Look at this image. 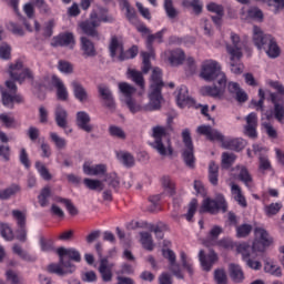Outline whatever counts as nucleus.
I'll return each mask as SVG.
<instances>
[{"mask_svg":"<svg viewBox=\"0 0 284 284\" xmlns=\"http://www.w3.org/2000/svg\"><path fill=\"white\" fill-rule=\"evenodd\" d=\"M176 103L179 108H192L194 100L190 97L187 87L181 85L176 94Z\"/></svg>","mask_w":284,"mask_h":284,"instance_id":"obj_23","label":"nucleus"},{"mask_svg":"<svg viewBox=\"0 0 284 284\" xmlns=\"http://www.w3.org/2000/svg\"><path fill=\"white\" fill-rule=\"evenodd\" d=\"M162 185L166 190V192L170 194V196H174V194H176L174 183H173L172 179H170V176L162 178Z\"/></svg>","mask_w":284,"mask_h":284,"instance_id":"obj_58","label":"nucleus"},{"mask_svg":"<svg viewBox=\"0 0 284 284\" xmlns=\"http://www.w3.org/2000/svg\"><path fill=\"white\" fill-rule=\"evenodd\" d=\"M71 88L73 90V97L79 101L80 103H85L88 99H90L88 94V90H85V87L81 84V82L73 80L71 82Z\"/></svg>","mask_w":284,"mask_h":284,"instance_id":"obj_25","label":"nucleus"},{"mask_svg":"<svg viewBox=\"0 0 284 284\" xmlns=\"http://www.w3.org/2000/svg\"><path fill=\"white\" fill-rule=\"evenodd\" d=\"M283 207V204L276 202V203H271L266 206H264V212L266 216H276L278 212H281V209Z\"/></svg>","mask_w":284,"mask_h":284,"instance_id":"obj_56","label":"nucleus"},{"mask_svg":"<svg viewBox=\"0 0 284 284\" xmlns=\"http://www.w3.org/2000/svg\"><path fill=\"white\" fill-rule=\"evenodd\" d=\"M163 8H164L168 19H170L171 21L176 19V17H179V10H176V8H174L173 0H164Z\"/></svg>","mask_w":284,"mask_h":284,"instance_id":"obj_41","label":"nucleus"},{"mask_svg":"<svg viewBox=\"0 0 284 284\" xmlns=\"http://www.w3.org/2000/svg\"><path fill=\"white\" fill-rule=\"evenodd\" d=\"M52 191L50 190V186H44L40 194L38 195V201L40 203L41 207H47L48 205V199L51 196Z\"/></svg>","mask_w":284,"mask_h":284,"instance_id":"obj_53","label":"nucleus"},{"mask_svg":"<svg viewBox=\"0 0 284 284\" xmlns=\"http://www.w3.org/2000/svg\"><path fill=\"white\" fill-rule=\"evenodd\" d=\"M271 103H273V110L265 113L267 121L272 119L277 120L278 123H284V102L283 99H278V94L270 93Z\"/></svg>","mask_w":284,"mask_h":284,"instance_id":"obj_9","label":"nucleus"},{"mask_svg":"<svg viewBox=\"0 0 284 284\" xmlns=\"http://www.w3.org/2000/svg\"><path fill=\"white\" fill-rule=\"evenodd\" d=\"M98 272L100 273L103 283H112V266H110L108 257H103L100 260Z\"/></svg>","mask_w":284,"mask_h":284,"instance_id":"obj_26","label":"nucleus"},{"mask_svg":"<svg viewBox=\"0 0 284 284\" xmlns=\"http://www.w3.org/2000/svg\"><path fill=\"white\" fill-rule=\"evenodd\" d=\"M229 274L234 283H243V281H245V274L239 264H230Z\"/></svg>","mask_w":284,"mask_h":284,"instance_id":"obj_32","label":"nucleus"},{"mask_svg":"<svg viewBox=\"0 0 284 284\" xmlns=\"http://www.w3.org/2000/svg\"><path fill=\"white\" fill-rule=\"evenodd\" d=\"M80 50L83 59H94V57L99 54V52H97L94 42H92V40H90L88 37L80 38Z\"/></svg>","mask_w":284,"mask_h":284,"instance_id":"obj_21","label":"nucleus"},{"mask_svg":"<svg viewBox=\"0 0 284 284\" xmlns=\"http://www.w3.org/2000/svg\"><path fill=\"white\" fill-rule=\"evenodd\" d=\"M109 134L110 136H114L115 139H125V131H123V129H121L120 126L116 125H111L109 128Z\"/></svg>","mask_w":284,"mask_h":284,"instance_id":"obj_63","label":"nucleus"},{"mask_svg":"<svg viewBox=\"0 0 284 284\" xmlns=\"http://www.w3.org/2000/svg\"><path fill=\"white\" fill-rule=\"evenodd\" d=\"M252 224H242L236 226V236L237 239H245L252 234Z\"/></svg>","mask_w":284,"mask_h":284,"instance_id":"obj_55","label":"nucleus"},{"mask_svg":"<svg viewBox=\"0 0 284 284\" xmlns=\"http://www.w3.org/2000/svg\"><path fill=\"white\" fill-rule=\"evenodd\" d=\"M227 88V78L215 80L213 85H206L201 89L202 94L212 97L213 99H223Z\"/></svg>","mask_w":284,"mask_h":284,"instance_id":"obj_11","label":"nucleus"},{"mask_svg":"<svg viewBox=\"0 0 284 284\" xmlns=\"http://www.w3.org/2000/svg\"><path fill=\"white\" fill-rule=\"evenodd\" d=\"M247 18L254 19L255 21H263V11L256 7L247 10Z\"/></svg>","mask_w":284,"mask_h":284,"instance_id":"obj_64","label":"nucleus"},{"mask_svg":"<svg viewBox=\"0 0 284 284\" xmlns=\"http://www.w3.org/2000/svg\"><path fill=\"white\" fill-rule=\"evenodd\" d=\"M59 256V264H49L48 272L57 274L58 276H67V274H74L77 266L72 264L81 263V253L77 248H65L63 246L57 250Z\"/></svg>","mask_w":284,"mask_h":284,"instance_id":"obj_1","label":"nucleus"},{"mask_svg":"<svg viewBox=\"0 0 284 284\" xmlns=\"http://www.w3.org/2000/svg\"><path fill=\"white\" fill-rule=\"evenodd\" d=\"M226 90L229 94L237 101V103H246L247 99L250 97L247 95V92L241 88V84L239 82L230 81L226 82Z\"/></svg>","mask_w":284,"mask_h":284,"instance_id":"obj_13","label":"nucleus"},{"mask_svg":"<svg viewBox=\"0 0 284 284\" xmlns=\"http://www.w3.org/2000/svg\"><path fill=\"white\" fill-rule=\"evenodd\" d=\"M196 132L199 134H203L204 136H206V139H209V141H219L220 143L225 142V135H223V133H221L219 130L213 129L211 125H200L196 129Z\"/></svg>","mask_w":284,"mask_h":284,"instance_id":"obj_16","label":"nucleus"},{"mask_svg":"<svg viewBox=\"0 0 284 284\" xmlns=\"http://www.w3.org/2000/svg\"><path fill=\"white\" fill-rule=\"evenodd\" d=\"M220 210L224 213L227 212V202L223 195H219L216 200L210 197L204 199L200 213L205 214V212H209V214H219Z\"/></svg>","mask_w":284,"mask_h":284,"instance_id":"obj_8","label":"nucleus"},{"mask_svg":"<svg viewBox=\"0 0 284 284\" xmlns=\"http://www.w3.org/2000/svg\"><path fill=\"white\" fill-rule=\"evenodd\" d=\"M183 61H185V51L182 49H174L171 51V55L169 57V62L171 65H183Z\"/></svg>","mask_w":284,"mask_h":284,"instance_id":"obj_36","label":"nucleus"},{"mask_svg":"<svg viewBox=\"0 0 284 284\" xmlns=\"http://www.w3.org/2000/svg\"><path fill=\"white\" fill-rule=\"evenodd\" d=\"M83 172L88 176H103L105 175V172H108V166H105V164H97L91 166L90 164L84 163Z\"/></svg>","mask_w":284,"mask_h":284,"instance_id":"obj_30","label":"nucleus"},{"mask_svg":"<svg viewBox=\"0 0 284 284\" xmlns=\"http://www.w3.org/2000/svg\"><path fill=\"white\" fill-rule=\"evenodd\" d=\"M236 252L242 255V260L245 263L248 258H252V252L256 251L254 250V244L251 246L248 243L244 242L236 246Z\"/></svg>","mask_w":284,"mask_h":284,"instance_id":"obj_35","label":"nucleus"},{"mask_svg":"<svg viewBox=\"0 0 284 284\" xmlns=\"http://www.w3.org/2000/svg\"><path fill=\"white\" fill-rule=\"evenodd\" d=\"M182 141L184 143V149L182 151V159L191 170H194L196 165V158L194 156V143H192V135L190 129L182 131Z\"/></svg>","mask_w":284,"mask_h":284,"instance_id":"obj_5","label":"nucleus"},{"mask_svg":"<svg viewBox=\"0 0 284 284\" xmlns=\"http://www.w3.org/2000/svg\"><path fill=\"white\" fill-rule=\"evenodd\" d=\"M98 92L104 108L114 112L116 110V102L114 101V95L112 94L110 87H108V84H99Z\"/></svg>","mask_w":284,"mask_h":284,"instance_id":"obj_12","label":"nucleus"},{"mask_svg":"<svg viewBox=\"0 0 284 284\" xmlns=\"http://www.w3.org/2000/svg\"><path fill=\"white\" fill-rule=\"evenodd\" d=\"M19 192H21V186L18 184H11L9 187L0 190V200L8 201L12 199V196H16V194H19Z\"/></svg>","mask_w":284,"mask_h":284,"instance_id":"obj_38","label":"nucleus"},{"mask_svg":"<svg viewBox=\"0 0 284 284\" xmlns=\"http://www.w3.org/2000/svg\"><path fill=\"white\" fill-rule=\"evenodd\" d=\"M119 90L123 94V97H125V99H132V94L136 92V88H134L128 82L119 83Z\"/></svg>","mask_w":284,"mask_h":284,"instance_id":"obj_50","label":"nucleus"},{"mask_svg":"<svg viewBox=\"0 0 284 284\" xmlns=\"http://www.w3.org/2000/svg\"><path fill=\"white\" fill-rule=\"evenodd\" d=\"M214 281L216 284H227V273L223 268L214 271Z\"/></svg>","mask_w":284,"mask_h":284,"instance_id":"obj_60","label":"nucleus"},{"mask_svg":"<svg viewBox=\"0 0 284 284\" xmlns=\"http://www.w3.org/2000/svg\"><path fill=\"white\" fill-rule=\"evenodd\" d=\"M152 136L154 138V141L151 142L150 145L158 152V154H160V156H172L174 154L172 140L168 136V129H165V126H153Z\"/></svg>","mask_w":284,"mask_h":284,"instance_id":"obj_3","label":"nucleus"},{"mask_svg":"<svg viewBox=\"0 0 284 284\" xmlns=\"http://www.w3.org/2000/svg\"><path fill=\"white\" fill-rule=\"evenodd\" d=\"M121 51H123V41L119 40V37L113 36L109 43V52L111 59H114V57H116V52Z\"/></svg>","mask_w":284,"mask_h":284,"instance_id":"obj_39","label":"nucleus"},{"mask_svg":"<svg viewBox=\"0 0 284 284\" xmlns=\"http://www.w3.org/2000/svg\"><path fill=\"white\" fill-rule=\"evenodd\" d=\"M51 83L53 88L57 89L58 101H68L69 93L63 81H61L59 77L52 75Z\"/></svg>","mask_w":284,"mask_h":284,"instance_id":"obj_28","label":"nucleus"},{"mask_svg":"<svg viewBox=\"0 0 284 284\" xmlns=\"http://www.w3.org/2000/svg\"><path fill=\"white\" fill-rule=\"evenodd\" d=\"M124 103L132 114H136V112H141L143 110V106L136 103V101H134L132 98L125 99Z\"/></svg>","mask_w":284,"mask_h":284,"instance_id":"obj_61","label":"nucleus"},{"mask_svg":"<svg viewBox=\"0 0 284 284\" xmlns=\"http://www.w3.org/2000/svg\"><path fill=\"white\" fill-rule=\"evenodd\" d=\"M239 179L240 181H242V183H244V185H246V187H252V175L250 174V171L247 170V168L242 166L239 173Z\"/></svg>","mask_w":284,"mask_h":284,"instance_id":"obj_52","label":"nucleus"},{"mask_svg":"<svg viewBox=\"0 0 284 284\" xmlns=\"http://www.w3.org/2000/svg\"><path fill=\"white\" fill-rule=\"evenodd\" d=\"M264 52L270 59H278L281 57V48L276 43V40L273 38L272 41L266 45Z\"/></svg>","mask_w":284,"mask_h":284,"instance_id":"obj_40","label":"nucleus"},{"mask_svg":"<svg viewBox=\"0 0 284 284\" xmlns=\"http://www.w3.org/2000/svg\"><path fill=\"white\" fill-rule=\"evenodd\" d=\"M234 161H236V155L234 153L224 152L222 154V168L224 170L232 168V165H234Z\"/></svg>","mask_w":284,"mask_h":284,"instance_id":"obj_54","label":"nucleus"},{"mask_svg":"<svg viewBox=\"0 0 284 284\" xmlns=\"http://www.w3.org/2000/svg\"><path fill=\"white\" fill-rule=\"evenodd\" d=\"M116 159L124 168H134L136 163L134 155L128 151H119L116 153Z\"/></svg>","mask_w":284,"mask_h":284,"instance_id":"obj_31","label":"nucleus"},{"mask_svg":"<svg viewBox=\"0 0 284 284\" xmlns=\"http://www.w3.org/2000/svg\"><path fill=\"white\" fill-rule=\"evenodd\" d=\"M128 77L138 85L141 88V90L145 89V79L143 78V72L136 71V69H129L128 70Z\"/></svg>","mask_w":284,"mask_h":284,"instance_id":"obj_33","label":"nucleus"},{"mask_svg":"<svg viewBox=\"0 0 284 284\" xmlns=\"http://www.w3.org/2000/svg\"><path fill=\"white\" fill-rule=\"evenodd\" d=\"M246 125H244V134L250 139H256L258 133L256 132V128H258V115L255 112H251L245 118Z\"/></svg>","mask_w":284,"mask_h":284,"instance_id":"obj_18","label":"nucleus"},{"mask_svg":"<svg viewBox=\"0 0 284 284\" xmlns=\"http://www.w3.org/2000/svg\"><path fill=\"white\" fill-rule=\"evenodd\" d=\"M264 271L268 274H272L273 276H281V267L273 262H265L264 264Z\"/></svg>","mask_w":284,"mask_h":284,"instance_id":"obj_62","label":"nucleus"},{"mask_svg":"<svg viewBox=\"0 0 284 284\" xmlns=\"http://www.w3.org/2000/svg\"><path fill=\"white\" fill-rule=\"evenodd\" d=\"M267 85H270V88H273V90L276 91V92H271L270 94H277V99H282V101H283V99H284L283 83H281L280 81L268 80Z\"/></svg>","mask_w":284,"mask_h":284,"instance_id":"obj_49","label":"nucleus"},{"mask_svg":"<svg viewBox=\"0 0 284 284\" xmlns=\"http://www.w3.org/2000/svg\"><path fill=\"white\" fill-rule=\"evenodd\" d=\"M1 99L2 105H4L6 108H10V110L14 109V103H18V105L26 103V99L23 98V95L19 93H10V91L7 90L1 91Z\"/></svg>","mask_w":284,"mask_h":284,"instance_id":"obj_19","label":"nucleus"},{"mask_svg":"<svg viewBox=\"0 0 284 284\" xmlns=\"http://www.w3.org/2000/svg\"><path fill=\"white\" fill-rule=\"evenodd\" d=\"M141 244L144 247V250H148L149 252H152L154 250V242L152 240V234L149 232H141Z\"/></svg>","mask_w":284,"mask_h":284,"instance_id":"obj_45","label":"nucleus"},{"mask_svg":"<svg viewBox=\"0 0 284 284\" xmlns=\"http://www.w3.org/2000/svg\"><path fill=\"white\" fill-rule=\"evenodd\" d=\"M165 32H168V29H162L160 31H158L155 34H149L146 37V50L149 52H152L153 50V45H154V41H158V43H163V34H165Z\"/></svg>","mask_w":284,"mask_h":284,"instance_id":"obj_34","label":"nucleus"},{"mask_svg":"<svg viewBox=\"0 0 284 284\" xmlns=\"http://www.w3.org/2000/svg\"><path fill=\"white\" fill-rule=\"evenodd\" d=\"M34 165L37 172L40 174L43 181H52V174L50 173L45 164H43L41 161H37Z\"/></svg>","mask_w":284,"mask_h":284,"instance_id":"obj_46","label":"nucleus"},{"mask_svg":"<svg viewBox=\"0 0 284 284\" xmlns=\"http://www.w3.org/2000/svg\"><path fill=\"white\" fill-rule=\"evenodd\" d=\"M254 234L253 250L255 252H265L266 247H270L273 243L272 236L263 227H255Z\"/></svg>","mask_w":284,"mask_h":284,"instance_id":"obj_10","label":"nucleus"},{"mask_svg":"<svg viewBox=\"0 0 284 284\" xmlns=\"http://www.w3.org/2000/svg\"><path fill=\"white\" fill-rule=\"evenodd\" d=\"M231 192L234 196V201L241 205V207H247V200L243 195V191L241 190V186L237 184H232L231 185Z\"/></svg>","mask_w":284,"mask_h":284,"instance_id":"obj_37","label":"nucleus"},{"mask_svg":"<svg viewBox=\"0 0 284 284\" xmlns=\"http://www.w3.org/2000/svg\"><path fill=\"white\" fill-rule=\"evenodd\" d=\"M51 45L52 48H68V45H74V33L64 32L53 37Z\"/></svg>","mask_w":284,"mask_h":284,"instance_id":"obj_22","label":"nucleus"},{"mask_svg":"<svg viewBox=\"0 0 284 284\" xmlns=\"http://www.w3.org/2000/svg\"><path fill=\"white\" fill-rule=\"evenodd\" d=\"M142 57V72L143 74H148V72H150V70H152V63L150 62V59H152V57H154V52L150 51V52H142L141 53Z\"/></svg>","mask_w":284,"mask_h":284,"instance_id":"obj_48","label":"nucleus"},{"mask_svg":"<svg viewBox=\"0 0 284 284\" xmlns=\"http://www.w3.org/2000/svg\"><path fill=\"white\" fill-rule=\"evenodd\" d=\"M54 121L61 130H65L68 128V110H65L61 104L55 106Z\"/></svg>","mask_w":284,"mask_h":284,"instance_id":"obj_27","label":"nucleus"},{"mask_svg":"<svg viewBox=\"0 0 284 284\" xmlns=\"http://www.w3.org/2000/svg\"><path fill=\"white\" fill-rule=\"evenodd\" d=\"M58 70H60L63 74H72L74 72V65L65 60H60L58 62Z\"/></svg>","mask_w":284,"mask_h":284,"instance_id":"obj_59","label":"nucleus"},{"mask_svg":"<svg viewBox=\"0 0 284 284\" xmlns=\"http://www.w3.org/2000/svg\"><path fill=\"white\" fill-rule=\"evenodd\" d=\"M273 39L272 34L264 33L258 27H253V42L257 50H265Z\"/></svg>","mask_w":284,"mask_h":284,"instance_id":"obj_15","label":"nucleus"},{"mask_svg":"<svg viewBox=\"0 0 284 284\" xmlns=\"http://www.w3.org/2000/svg\"><path fill=\"white\" fill-rule=\"evenodd\" d=\"M232 44H226V52H229L231 57V61L234 59H241L243 57V43L241 42V38L239 34L231 33Z\"/></svg>","mask_w":284,"mask_h":284,"instance_id":"obj_14","label":"nucleus"},{"mask_svg":"<svg viewBox=\"0 0 284 284\" xmlns=\"http://www.w3.org/2000/svg\"><path fill=\"white\" fill-rule=\"evenodd\" d=\"M162 254L164 258H168L170 263V266H169L170 272H172V274L180 280L185 278V276L183 275V272H181V265L176 263V254L174 253V251L170 248L163 250Z\"/></svg>","mask_w":284,"mask_h":284,"instance_id":"obj_17","label":"nucleus"},{"mask_svg":"<svg viewBox=\"0 0 284 284\" xmlns=\"http://www.w3.org/2000/svg\"><path fill=\"white\" fill-rule=\"evenodd\" d=\"M7 281L11 284H26V280L19 276L14 271L9 270L6 272Z\"/></svg>","mask_w":284,"mask_h":284,"instance_id":"obj_57","label":"nucleus"},{"mask_svg":"<svg viewBox=\"0 0 284 284\" xmlns=\"http://www.w3.org/2000/svg\"><path fill=\"white\" fill-rule=\"evenodd\" d=\"M9 77L12 80H7L4 85L9 90V94H17V81L18 83H23L26 79H34V74L32 73V70L30 69H23V62L17 61L14 64H11L9 67Z\"/></svg>","mask_w":284,"mask_h":284,"instance_id":"obj_4","label":"nucleus"},{"mask_svg":"<svg viewBox=\"0 0 284 284\" xmlns=\"http://www.w3.org/2000/svg\"><path fill=\"white\" fill-rule=\"evenodd\" d=\"M83 183H84L85 187H88V190H93L97 192H103V190L105 187L101 180H92L90 178H85L83 180Z\"/></svg>","mask_w":284,"mask_h":284,"instance_id":"obj_44","label":"nucleus"},{"mask_svg":"<svg viewBox=\"0 0 284 284\" xmlns=\"http://www.w3.org/2000/svg\"><path fill=\"white\" fill-rule=\"evenodd\" d=\"M200 263L205 272H210L212 270V265L219 261V255L214 251H211L207 255H205V251L201 250L199 253Z\"/></svg>","mask_w":284,"mask_h":284,"instance_id":"obj_24","label":"nucleus"},{"mask_svg":"<svg viewBox=\"0 0 284 284\" xmlns=\"http://www.w3.org/2000/svg\"><path fill=\"white\" fill-rule=\"evenodd\" d=\"M104 183L112 187L114 192H119V187H121V180L119 179V175L114 172L105 175Z\"/></svg>","mask_w":284,"mask_h":284,"instance_id":"obj_42","label":"nucleus"},{"mask_svg":"<svg viewBox=\"0 0 284 284\" xmlns=\"http://www.w3.org/2000/svg\"><path fill=\"white\" fill-rule=\"evenodd\" d=\"M51 142L55 145L57 150H65L68 146V141L61 138L57 132L50 133Z\"/></svg>","mask_w":284,"mask_h":284,"instance_id":"obj_47","label":"nucleus"},{"mask_svg":"<svg viewBox=\"0 0 284 284\" xmlns=\"http://www.w3.org/2000/svg\"><path fill=\"white\" fill-rule=\"evenodd\" d=\"M245 145H247V142L245 140L241 138H235L224 140L222 148H224V150H233L234 152H241V150H245Z\"/></svg>","mask_w":284,"mask_h":284,"instance_id":"obj_29","label":"nucleus"},{"mask_svg":"<svg viewBox=\"0 0 284 284\" xmlns=\"http://www.w3.org/2000/svg\"><path fill=\"white\" fill-rule=\"evenodd\" d=\"M92 121V118H90V114L85 111H79L75 114V125L79 128V130H82L83 132H87L90 134V132L94 131V126L90 123Z\"/></svg>","mask_w":284,"mask_h":284,"instance_id":"obj_20","label":"nucleus"},{"mask_svg":"<svg viewBox=\"0 0 284 284\" xmlns=\"http://www.w3.org/2000/svg\"><path fill=\"white\" fill-rule=\"evenodd\" d=\"M209 181L213 185H219V164L214 161L209 164Z\"/></svg>","mask_w":284,"mask_h":284,"instance_id":"obj_43","label":"nucleus"},{"mask_svg":"<svg viewBox=\"0 0 284 284\" xmlns=\"http://www.w3.org/2000/svg\"><path fill=\"white\" fill-rule=\"evenodd\" d=\"M79 26L83 34H87V37H91V39H95L97 41H101V33L97 30V28L101 26V18H99L97 11H91L89 19L82 21Z\"/></svg>","mask_w":284,"mask_h":284,"instance_id":"obj_6","label":"nucleus"},{"mask_svg":"<svg viewBox=\"0 0 284 284\" xmlns=\"http://www.w3.org/2000/svg\"><path fill=\"white\" fill-rule=\"evenodd\" d=\"M163 88H165V82H163V71L156 67L152 70L151 74L149 103L144 106L146 112L161 110V103L163 102Z\"/></svg>","mask_w":284,"mask_h":284,"instance_id":"obj_2","label":"nucleus"},{"mask_svg":"<svg viewBox=\"0 0 284 284\" xmlns=\"http://www.w3.org/2000/svg\"><path fill=\"white\" fill-rule=\"evenodd\" d=\"M200 77H202L204 81H221L223 79H227V75H225V72L221 70V64H219V62L214 60L206 62L202 67Z\"/></svg>","mask_w":284,"mask_h":284,"instance_id":"obj_7","label":"nucleus"},{"mask_svg":"<svg viewBox=\"0 0 284 284\" xmlns=\"http://www.w3.org/2000/svg\"><path fill=\"white\" fill-rule=\"evenodd\" d=\"M0 234L4 241H12L14 233L8 223L0 222Z\"/></svg>","mask_w":284,"mask_h":284,"instance_id":"obj_51","label":"nucleus"}]
</instances>
